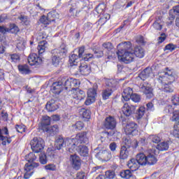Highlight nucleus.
Returning a JSON list of instances; mask_svg holds the SVG:
<instances>
[{
	"label": "nucleus",
	"mask_w": 179,
	"mask_h": 179,
	"mask_svg": "<svg viewBox=\"0 0 179 179\" xmlns=\"http://www.w3.org/2000/svg\"><path fill=\"white\" fill-rule=\"evenodd\" d=\"M79 141L80 143L89 144V138H87V132L83 131L78 133L75 138H64L59 136L55 142V148L57 150H68L70 153H73L76 146H78Z\"/></svg>",
	"instance_id": "obj_1"
},
{
	"label": "nucleus",
	"mask_w": 179,
	"mask_h": 179,
	"mask_svg": "<svg viewBox=\"0 0 179 179\" xmlns=\"http://www.w3.org/2000/svg\"><path fill=\"white\" fill-rule=\"evenodd\" d=\"M174 80H176V78H174V75H173V71L169 70L163 73H159L157 82L160 90L165 92V93H173L174 89L171 83H173Z\"/></svg>",
	"instance_id": "obj_2"
},
{
	"label": "nucleus",
	"mask_w": 179,
	"mask_h": 179,
	"mask_svg": "<svg viewBox=\"0 0 179 179\" xmlns=\"http://www.w3.org/2000/svg\"><path fill=\"white\" fill-rule=\"evenodd\" d=\"M117 55L118 59L124 62V64H131L134 62V50L131 42H123L117 45Z\"/></svg>",
	"instance_id": "obj_3"
},
{
	"label": "nucleus",
	"mask_w": 179,
	"mask_h": 179,
	"mask_svg": "<svg viewBox=\"0 0 179 179\" xmlns=\"http://www.w3.org/2000/svg\"><path fill=\"white\" fill-rule=\"evenodd\" d=\"M25 159L30 164H26L24 166L25 173L24 175V178L29 179L30 177H31V176H33V173H34L33 170H34L36 167H38V163L33 162H36L37 159V157L33 152H30L26 155Z\"/></svg>",
	"instance_id": "obj_4"
},
{
	"label": "nucleus",
	"mask_w": 179,
	"mask_h": 179,
	"mask_svg": "<svg viewBox=\"0 0 179 179\" xmlns=\"http://www.w3.org/2000/svg\"><path fill=\"white\" fill-rule=\"evenodd\" d=\"M66 52L68 50H66V47L64 45H61L57 49H54L51 51L52 54V64L55 66H58L59 65V62H61V59L66 55Z\"/></svg>",
	"instance_id": "obj_5"
},
{
	"label": "nucleus",
	"mask_w": 179,
	"mask_h": 179,
	"mask_svg": "<svg viewBox=\"0 0 179 179\" xmlns=\"http://www.w3.org/2000/svg\"><path fill=\"white\" fill-rule=\"evenodd\" d=\"M31 148L35 153L43 152L45 146L44 140L41 138L34 137L30 142Z\"/></svg>",
	"instance_id": "obj_6"
},
{
	"label": "nucleus",
	"mask_w": 179,
	"mask_h": 179,
	"mask_svg": "<svg viewBox=\"0 0 179 179\" xmlns=\"http://www.w3.org/2000/svg\"><path fill=\"white\" fill-rule=\"evenodd\" d=\"M129 149H131V139L124 138L120 150V159L125 160L129 156Z\"/></svg>",
	"instance_id": "obj_7"
},
{
	"label": "nucleus",
	"mask_w": 179,
	"mask_h": 179,
	"mask_svg": "<svg viewBox=\"0 0 179 179\" xmlns=\"http://www.w3.org/2000/svg\"><path fill=\"white\" fill-rule=\"evenodd\" d=\"M57 19H59V14L56 10H53L48 13L47 16L43 15L40 18V22L43 24L48 26V24H51L52 22H55Z\"/></svg>",
	"instance_id": "obj_8"
},
{
	"label": "nucleus",
	"mask_w": 179,
	"mask_h": 179,
	"mask_svg": "<svg viewBox=\"0 0 179 179\" xmlns=\"http://www.w3.org/2000/svg\"><path fill=\"white\" fill-rule=\"evenodd\" d=\"M140 91L145 94L147 99H152L153 97V89L150 86V84L148 83H143L140 85Z\"/></svg>",
	"instance_id": "obj_9"
},
{
	"label": "nucleus",
	"mask_w": 179,
	"mask_h": 179,
	"mask_svg": "<svg viewBox=\"0 0 179 179\" xmlns=\"http://www.w3.org/2000/svg\"><path fill=\"white\" fill-rule=\"evenodd\" d=\"M136 110V106L128 103H124L122 108V112L125 117H131V115H134Z\"/></svg>",
	"instance_id": "obj_10"
},
{
	"label": "nucleus",
	"mask_w": 179,
	"mask_h": 179,
	"mask_svg": "<svg viewBox=\"0 0 179 179\" xmlns=\"http://www.w3.org/2000/svg\"><path fill=\"white\" fill-rule=\"evenodd\" d=\"M70 164L74 170H79L82 166V160L77 155H71L69 157Z\"/></svg>",
	"instance_id": "obj_11"
},
{
	"label": "nucleus",
	"mask_w": 179,
	"mask_h": 179,
	"mask_svg": "<svg viewBox=\"0 0 179 179\" xmlns=\"http://www.w3.org/2000/svg\"><path fill=\"white\" fill-rule=\"evenodd\" d=\"M147 164L153 166L157 163V158L155 156V148L148 150L146 154Z\"/></svg>",
	"instance_id": "obj_12"
},
{
	"label": "nucleus",
	"mask_w": 179,
	"mask_h": 179,
	"mask_svg": "<svg viewBox=\"0 0 179 179\" xmlns=\"http://www.w3.org/2000/svg\"><path fill=\"white\" fill-rule=\"evenodd\" d=\"M138 128V124L134 122H130L127 123L126 125V128L124 131L126 132L127 135H135V133L138 132L136 130Z\"/></svg>",
	"instance_id": "obj_13"
},
{
	"label": "nucleus",
	"mask_w": 179,
	"mask_h": 179,
	"mask_svg": "<svg viewBox=\"0 0 179 179\" xmlns=\"http://www.w3.org/2000/svg\"><path fill=\"white\" fill-rule=\"evenodd\" d=\"M103 125L106 129H114L117 127V120L112 116H109L105 119Z\"/></svg>",
	"instance_id": "obj_14"
},
{
	"label": "nucleus",
	"mask_w": 179,
	"mask_h": 179,
	"mask_svg": "<svg viewBox=\"0 0 179 179\" xmlns=\"http://www.w3.org/2000/svg\"><path fill=\"white\" fill-rule=\"evenodd\" d=\"M50 90L54 94H59V93L64 90V85H62L60 78H59L58 82L53 83Z\"/></svg>",
	"instance_id": "obj_15"
},
{
	"label": "nucleus",
	"mask_w": 179,
	"mask_h": 179,
	"mask_svg": "<svg viewBox=\"0 0 179 179\" xmlns=\"http://www.w3.org/2000/svg\"><path fill=\"white\" fill-rule=\"evenodd\" d=\"M41 58H40L36 53H32L28 57V63L29 65L33 66V65H38L41 62H42Z\"/></svg>",
	"instance_id": "obj_16"
},
{
	"label": "nucleus",
	"mask_w": 179,
	"mask_h": 179,
	"mask_svg": "<svg viewBox=\"0 0 179 179\" xmlns=\"http://www.w3.org/2000/svg\"><path fill=\"white\" fill-rule=\"evenodd\" d=\"M165 113H166V114H173L172 116V120L173 121H178V118H179V110H175L173 108V106H171V105H168L164 110Z\"/></svg>",
	"instance_id": "obj_17"
},
{
	"label": "nucleus",
	"mask_w": 179,
	"mask_h": 179,
	"mask_svg": "<svg viewBox=\"0 0 179 179\" xmlns=\"http://www.w3.org/2000/svg\"><path fill=\"white\" fill-rule=\"evenodd\" d=\"M59 108V106H58V102L55 99H51L49 101L45 106V108L49 113H52V111L58 110Z\"/></svg>",
	"instance_id": "obj_18"
},
{
	"label": "nucleus",
	"mask_w": 179,
	"mask_h": 179,
	"mask_svg": "<svg viewBox=\"0 0 179 179\" xmlns=\"http://www.w3.org/2000/svg\"><path fill=\"white\" fill-rule=\"evenodd\" d=\"M72 97L76 100H83V99L86 97V94L83 90H80L79 88H76V90L73 91Z\"/></svg>",
	"instance_id": "obj_19"
},
{
	"label": "nucleus",
	"mask_w": 179,
	"mask_h": 179,
	"mask_svg": "<svg viewBox=\"0 0 179 179\" xmlns=\"http://www.w3.org/2000/svg\"><path fill=\"white\" fill-rule=\"evenodd\" d=\"M132 94H134V91L132 90V88L127 87L124 90L122 94V97L124 100V101H129V100H131Z\"/></svg>",
	"instance_id": "obj_20"
},
{
	"label": "nucleus",
	"mask_w": 179,
	"mask_h": 179,
	"mask_svg": "<svg viewBox=\"0 0 179 179\" xmlns=\"http://www.w3.org/2000/svg\"><path fill=\"white\" fill-rule=\"evenodd\" d=\"M77 151L80 155L83 156V157H87V156H89V148L86 145H78Z\"/></svg>",
	"instance_id": "obj_21"
},
{
	"label": "nucleus",
	"mask_w": 179,
	"mask_h": 179,
	"mask_svg": "<svg viewBox=\"0 0 179 179\" xmlns=\"http://www.w3.org/2000/svg\"><path fill=\"white\" fill-rule=\"evenodd\" d=\"M139 164L136 159H131L127 164V167L130 169L131 171H136L139 169Z\"/></svg>",
	"instance_id": "obj_22"
},
{
	"label": "nucleus",
	"mask_w": 179,
	"mask_h": 179,
	"mask_svg": "<svg viewBox=\"0 0 179 179\" xmlns=\"http://www.w3.org/2000/svg\"><path fill=\"white\" fill-rule=\"evenodd\" d=\"M117 80L114 79H106L105 80V88L110 89L111 90H115L117 87Z\"/></svg>",
	"instance_id": "obj_23"
},
{
	"label": "nucleus",
	"mask_w": 179,
	"mask_h": 179,
	"mask_svg": "<svg viewBox=\"0 0 179 179\" xmlns=\"http://www.w3.org/2000/svg\"><path fill=\"white\" fill-rule=\"evenodd\" d=\"M51 124V117L49 116H43L41 122V129L43 131H47L48 126Z\"/></svg>",
	"instance_id": "obj_24"
},
{
	"label": "nucleus",
	"mask_w": 179,
	"mask_h": 179,
	"mask_svg": "<svg viewBox=\"0 0 179 179\" xmlns=\"http://www.w3.org/2000/svg\"><path fill=\"white\" fill-rule=\"evenodd\" d=\"M98 156H99L101 159H103V160H105V162H108L112 157L111 152L107 150L98 152Z\"/></svg>",
	"instance_id": "obj_25"
},
{
	"label": "nucleus",
	"mask_w": 179,
	"mask_h": 179,
	"mask_svg": "<svg viewBox=\"0 0 179 179\" xmlns=\"http://www.w3.org/2000/svg\"><path fill=\"white\" fill-rule=\"evenodd\" d=\"M60 81L62 83L63 89H65V90H68V89H72L71 78H68V77H61Z\"/></svg>",
	"instance_id": "obj_26"
},
{
	"label": "nucleus",
	"mask_w": 179,
	"mask_h": 179,
	"mask_svg": "<svg viewBox=\"0 0 179 179\" xmlns=\"http://www.w3.org/2000/svg\"><path fill=\"white\" fill-rule=\"evenodd\" d=\"M136 160L138 162L139 166H146L147 164L146 155L143 153L138 154L136 155Z\"/></svg>",
	"instance_id": "obj_27"
},
{
	"label": "nucleus",
	"mask_w": 179,
	"mask_h": 179,
	"mask_svg": "<svg viewBox=\"0 0 179 179\" xmlns=\"http://www.w3.org/2000/svg\"><path fill=\"white\" fill-rule=\"evenodd\" d=\"M152 73V69L147 67L145 68L141 73L139 74V78L142 80H145V79H148L150 76V74Z\"/></svg>",
	"instance_id": "obj_28"
},
{
	"label": "nucleus",
	"mask_w": 179,
	"mask_h": 179,
	"mask_svg": "<svg viewBox=\"0 0 179 179\" xmlns=\"http://www.w3.org/2000/svg\"><path fill=\"white\" fill-rule=\"evenodd\" d=\"M80 72L81 75L87 76L92 72L90 66L87 64H81L80 66Z\"/></svg>",
	"instance_id": "obj_29"
},
{
	"label": "nucleus",
	"mask_w": 179,
	"mask_h": 179,
	"mask_svg": "<svg viewBox=\"0 0 179 179\" xmlns=\"http://www.w3.org/2000/svg\"><path fill=\"white\" fill-rule=\"evenodd\" d=\"M134 54L137 58H143L145 57V49L141 46L136 47Z\"/></svg>",
	"instance_id": "obj_30"
},
{
	"label": "nucleus",
	"mask_w": 179,
	"mask_h": 179,
	"mask_svg": "<svg viewBox=\"0 0 179 179\" xmlns=\"http://www.w3.org/2000/svg\"><path fill=\"white\" fill-rule=\"evenodd\" d=\"M18 71L22 73V75H29V73H30V69L27 64L18 65Z\"/></svg>",
	"instance_id": "obj_31"
},
{
	"label": "nucleus",
	"mask_w": 179,
	"mask_h": 179,
	"mask_svg": "<svg viewBox=\"0 0 179 179\" xmlns=\"http://www.w3.org/2000/svg\"><path fill=\"white\" fill-rule=\"evenodd\" d=\"M58 125L55 124L52 126L50 128L48 127L43 132H48V134H50L51 136H54V135H57V134H58Z\"/></svg>",
	"instance_id": "obj_32"
},
{
	"label": "nucleus",
	"mask_w": 179,
	"mask_h": 179,
	"mask_svg": "<svg viewBox=\"0 0 179 179\" xmlns=\"http://www.w3.org/2000/svg\"><path fill=\"white\" fill-rule=\"evenodd\" d=\"M47 41H42L38 43V45L37 47V50L40 55L44 54L45 52V48H47Z\"/></svg>",
	"instance_id": "obj_33"
},
{
	"label": "nucleus",
	"mask_w": 179,
	"mask_h": 179,
	"mask_svg": "<svg viewBox=\"0 0 179 179\" xmlns=\"http://www.w3.org/2000/svg\"><path fill=\"white\" fill-rule=\"evenodd\" d=\"M97 96V85H94L92 88H90L87 91V96L96 99Z\"/></svg>",
	"instance_id": "obj_34"
},
{
	"label": "nucleus",
	"mask_w": 179,
	"mask_h": 179,
	"mask_svg": "<svg viewBox=\"0 0 179 179\" xmlns=\"http://www.w3.org/2000/svg\"><path fill=\"white\" fill-rule=\"evenodd\" d=\"M169 145H170V141H164L157 145V149L161 151L169 150Z\"/></svg>",
	"instance_id": "obj_35"
},
{
	"label": "nucleus",
	"mask_w": 179,
	"mask_h": 179,
	"mask_svg": "<svg viewBox=\"0 0 179 179\" xmlns=\"http://www.w3.org/2000/svg\"><path fill=\"white\" fill-rule=\"evenodd\" d=\"M79 59V56L75 53L72 54L69 57V63L71 66L78 65V60Z\"/></svg>",
	"instance_id": "obj_36"
},
{
	"label": "nucleus",
	"mask_w": 179,
	"mask_h": 179,
	"mask_svg": "<svg viewBox=\"0 0 179 179\" xmlns=\"http://www.w3.org/2000/svg\"><path fill=\"white\" fill-rule=\"evenodd\" d=\"M113 90L108 88H105L102 91V98L103 100H107L110 98V96L113 94Z\"/></svg>",
	"instance_id": "obj_37"
},
{
	"label": "nucleus",
	"mask_w": 179,
	"mask_h": 179,
	"mask_svg": "<svg viewBox=\"0 0 179 179\" xmlns=\"http://www.w3.org/2000/svg\"><path fill=\"white\" fill-rule=\"evenodd\" d=\"M18 20H20L22 24L24 26H29L30 24V20H29V17L24 15H20L17 17Z\"/></svg>",
	"instance_id": "obj_38"
},
{
	"label": "nucleus",
	"mask_w": 179,
	"mask_h": 179,
	"mask_svg": "<svg viewBox=\"0 0 179 179\" xmlns=\"http://www.w3.org/2000/svg\"><path fill=\"white\" fill-rule=\"evenodd\" d=\"M71 83V90H76V89L79 88L80 85V81L76 78H70Z\"/></svg>",
	"instance_id": "obj_39"
},
{
	"label": "nucleus",
	"mask_w": 179,
	"mask_h": 179,
	"mask_svg": "<svg viewBox=\"0 0 179 179\" xmlns=\"http://www.w3.org/2000/svg\"><path fill=\"white\" fill-rule=\"evenodd\" d=\"M120 177L125 179L132 178V172L129 169L123 170L120 172Z\"/></svg>",
	"instance_id": "obj_40"
},
{
	"label": "nucleus",
	"mask_w": 179,
	"mask_h": 179,
	"mask_svg": "<svg viewBox=\"0 0 179 179\" xmlns=\"http://www.w3.org/2000/svg\"><path fill=\"white\" fill-rule=\"evenodd\" d=\"M80 115L83 116V118H86L87 120H90V110L82 108L80 111Z\"/></svg>",
	"instance_id": "obj_41"
},
{
	"label": "nucleus",
	"mask_w": 179,
	"mask_h": 179,
	"mask_svg": "<svg viewBox=\"0 0 179 179\" xmlns=\"http://www.w3.org/2000/svg\"><path fill=\"white\" fill-rule=\"evenodd\" d=\"M145 113H146V108H145V106H140L136 113L138 120L143 118V115H145Z\"/></svg>",
	"instance_id": "obj_42"
},
{
	"label": "nucleus",
	"mask_w": 179,
	"mask_h": 179,
	"mask_svg": "<svg viewBox=\"0 0 179 179\" xmlns=\"http://www.w3.org/2000/svg\"><path fill=\"white\" fill-rule=\"evenodd\" d=\"M8 61H10L11 62H17V61H20V56L17 53L9 55Z\"/></svg>",
	"instance_id": "obj_43"
},
{
	"label": "nucleus",
	"mask_w": 179,
	"mask_h": 179,
	"mask_svg": "<svg viewBox=\"0 0 179 179\" xmlns=\"http://www.w3.org/2000/svg\"><path fill=\"white\" fill-rule=\"evenodd\" d=\"M152 26L156 30H162L163 28V23L162 22L160 17L153 23Z\"/></svg>",
	"instance_id": "obj_44"
},
{
	"label": "nucleus",
	"mask_w": 179,
	"mask_h": 179,
	"mask_svg": "<svg viewBox=\"0 0 179 179\" xmlns=\"http://www.w3.org/2000/svg\"><path fill=\"white\" fill-rule=\"evenodd\" d=\"M85 127V124H83V122L78 121L75 124H73V128L76 131H82L83 129V127Z\"/></svg>",
	"instance_id": "obj_45"
},
{
	"label": "nucleus",
	"mask_w": 179,
	"mask_h": 179,
	"mask_svg": "<svg viewBox=\"0 0 179 179\" xmlns=\"http://www.w3.org/2000/svg\"><path fill=\"white\" fill-rule=\"evenodd\" d=\"M39 161L41 164H47V155L45 153H41L39 155Z\"/></svg>",
	"instance_id": "obj_46"
},
{
	"label": "nucleus",
	"mask_w": 179,
	"mask_h": 179,
	"mask_svg": "<svg viewBox=\"0 0 179 179\" xmlns=\"http://www.w3.org/2000/svg\"><path fill=\"white\" fill-rule=\"evenodd\" d=\"M175 138H179V124H174L173 131L171 132Z\"/></svg>",
	"instance_id": "obj_47"
},
{
	"label": "nucleus",
	"mask_w": 179,
	"mask_h": 179,
	"mask_svg": "<svg viewBox=\"0 0 179 179\" xmlns=\"http://www.w3.org/2000/svg\"><path fill=\"white\" fill-rule=\"evenodd\" d=\"M150 139L153 142V143H159L162 141V138L157 135H150Z\"/></svg>",
	"instance_id": "obj_48"
},
{
	"label": "nucleus",
	"mask_w": 179,
	"mask_h": 179,
	"mask_svg": "<svg viewBox=\"0 0 179 179\" xmlns=\"http://www.w3.org/2000/svg\"><path fill=\"white\" fill-rule=\"evenodd\" d=\"M75 52H78V57L79 58H83V56L85 55V46H81L78 48V50H75Z\"/></svg>",
	"instance_id": "obj_49"
},
{
	"label": "nucleus",
	"mask_w": 179,
	"mask_h": 179,
	"mask_svg": "<svg viewBox=\"0 0 179 179\" xmlns=\"http://www.w3.org/2000/svg\"><path fill=\"white\" fill-rule=\"evenodd\" d=\"M177 48V45L173 44V43H169L166 45L164 48V50H169V51H174Z\"/></svg>",
	"instance_id": "obj_50"
},
{
	"label": "nucleus",
	"mask_w": 179,
	"mask_h": 179,
	"mask_svg": "<svg viewBox=\"0 0 179 179\" xmlns=\"http://www.w3.org/2000/svg\"><path fill=\"white\" fill-rule=\"evenodd\" d=\"M130 99H131L132 101H134V103H139L141 101V96L137 94H132Z\"/></svg>",
	"instance_id": "obj_51"
},
{
	"label": "nucleus",
	"mask_w": 179,
	"mask_h": 179,
	"mask_svg": "<svg viewBox=\"0 0 179 179\" xmlns=\"http://www.w3.org/2000/svg\"><path fill=\"white\" fill-rule=\"evenodd\" d=\"M106 178L113 179L115 177V172L113 171H108L105 174Z\"/></svg>",
	"instance_id": "obj_52"
},
{
	"label": "nucleus",
	"mask_w": 179,
	"mask_h": 179,
	"mask_svg": "<svg viewBox=\"0 0 179 179\" xmlns=\"http://www.w3.org/2000/svg\"><path fill=\"white\" fill-rule=\"evenodd\" d=\"M102 45L103 48H106V50H108V51H110V50H113V48H114V46H113V43L110 42L104 43Z\"/></svg>",
	"instance_id": "obj_53"
},
{
	"label": "nucleus",
	"mask_w": 179,
	"mask_h": 179,
	"mask_svg": "<svg viewBox=\"0 0 179 179\" xmlns=\"http://www.w3.org/2000/svg\"><path fill=\"white\" fill-rule=\"evenodd\" d=\"M109 19H110V15L106 14L105 15H103V17H101L99 20V22L102 23V24H104V23H106V22H107V20H108Z\"/></svg>",
	"instance_id": "obj_54"
},
{
	"label": "nucleus",
	"mask_w": 179,
	"mask_h": 179,
	"mask_svg": "<svg viewBox=\"0 0 179 179\" xmlns=\"http://www.w3.org/2000/svg\"><path fill=\"white\" fill-rule=\"evenodd\" d=\"M96 101V98H92L90 96H87V99L85 101V106H90L92 103H94Z\"/></svg>",
	"instance_id": "obj_55"
},
{
	"label": "nucleus",
	"mask_w": 179,
	"mask_h": 179,
	"mask_svg": "<svg viewBox=\"0 0 179 179\" xmlns=\"http://www.w3.org/2000/svg\"><path fill=\"white\" fill-rule=\"evenodd\" d=\"M171 102L173 103V106H177L179 104V96L178 95H175L171 98Z\"/></svg>",
	"instance_id": "obj_56"
},
{
	"label": "nucleus",
	"mask_w": 179,
	"mask_h": 179,
	"mask_svg": "<svg viewBox=\"0 0 179 179\" xmlns=\"http://www.w3.org/2000/svg\"><path fill=\"white\" fill-rule=\"evenodd\" d=\"M94 54L96 58H101L104 55L103 50H94Z\"/></svg>",
	"instance_id": "obj_57"
},
{
	"label": "nucleus",
	"mask_w": 179,
	"mask_h": 179,
	"mask_svg": "<svg viewBox=\"0 0 179 179\" xmlns=\"http://www.w3.org/2000/svg\"><path fill=\"white\" fill-rule=\"evenodd\" d=\"M81 58L82 59H84V61H90L92 58H94V56L92 54L88 53V54L84 55V56H83V57Z\"/></svg>",
	"instance_id": "obj_58"
},
{
	"label": "nucleus",
	"mask_w": 179,
	"mask_h": 179,
	"mask_svg": "<svg viewBox=\"0 0 179 179\" xmlns=\"http://www.w3.org/2000/svg\"><path fill=\"white\" fill-rule=\"evenodd\" d=\"M174 19H176V15L171 11H170L169 16L168 17V20H169V22H168V23H169V24H171V23L174 22Z\"/></svg>",
	"instance_id": "obj_59"
},
{
	"label": "nucleus",
	"mask_w": 179,
	"mask_h": 179,
	"mask_svg": "<svg viewBox=\"0 0 179 179\" xmlns=\"http://www.w3.org/2000/svg\"><path fill=\"white\" fill-rule=\"evenodd\" d=\"M10 31L11 33H14L15 34H16L17 33H19V27L16 26V24H13L10 27Z\"/></svg>",
	"instance_id": "obj_60"
},
{
	"label": "nucleus",
	"mask_w": 179,
	"mask_h": 179,
	"mask_svg": "<svg viewBox=\"0 0 179 179\" xmlns=\"http://www.w3.org/2000/svg\"><path fill=\"white\" fill-rule=\"evenodd\" d=\"M146 110L147 111H154L155 110V106L153 105V103L149 102L146 104Z\"/></svg>",
	"instance_id": "obj_61"
},
{
	"label": "nucleus",
	"mask_w": 179,
	"mask_h": 179,
	"mask_svg": "<svg viewBox=\"0 0 179 179\" xmlns=\"http://www.w3.org/2000/svg\"><path fill=\"white\" fill-rule=\"evenodd\" d=\"M136 41L138 43V44H141V45L145 44V41L143 39V36H137Z\"/></svg>",
	"instance_id": "obj_62"
},
{
	"label": "nucleus",
	"mask_w": 179,
	"mask_h": 179,
	"mask_svg": "<svg viewBox=\"0 0 179 179\" xmlns=\"http://www.w3.org/2000/svg\"><path fill=\"white\" fill-rule=\"evenodd\" d=\"M24 42L23 41H19L17 43V48L21 51V50H24Z\"/></svg>",
	"instance_id": "obj_63"
},
{
	"label": "nucleus",
	"mask_w": 179,
	"mask_h": 179,
	"mask_svg": "<svg viewBox=\"0 0 179 179\" xmlns=\"http://www.w3.org/2000/svg\"><path fill=\"white\" fill-rule=\"evenodd\" d=\"M86 178V173L85 172H78L77 173V179H85Z\"/></svg>",
	"instance_id": "obj_64"
}]
</instances>
